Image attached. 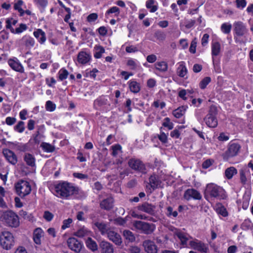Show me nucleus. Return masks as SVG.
<instances>
[{"label":"nucleus","instance_id":"obj_1","mask_svg":"<svg viewBox=\"0 0 253 253\" xmlns=\"http://www.w3.org/2000/svg\"><path fill=\"white\" fill-rule=\"evenodd\" d=\"M77 192L73 184L64 181L54 185V194L57 197L68 199Z\"/></svg>","mask_w":253,"mask_h":253},{"label":"nucleus","instance_id":"obj_2","mask_svg":"<svg viewBox=\"0 0 253 253\" xmlns=\"http://www.w3.org/2000/svg\"><path fill=\"white\" fill-rule=\"evenodd\" d=\"M206 192L211 197L219 200L224 199L226 198L224 189L213 183L207 184Z\"/></svg>","mask_w":253,"mask_h":253},{"label":"nucleus","instance_id":"obj_3","mask_svg":"<svg viewBox=\"0 0 253 253\" xmlns=\"http://www.w3.org/2000/svg\"><path fill=\"white\" fill-rule=\"evenodd\" d=\"M0 220L12 227H17L19 225L18 215L12 211L4 212L0 216Z\"/></svg>","mask_w":253,"mask_h":253},{"label":"nucleus","instance_id":"obj_4","mask_svg":"<svg viewBox=\"0 0 253 253\" xmlns=\"http://www.w3.org/2000/svg\"><path fill=\"white\" fill-rule=\"evenodd\" d=\"M14 240L13 235L9 232L4 231L0 235V244L5 250H9L14 246Z\"/></svg>","mask_w":253,"mask_h":253},{"label":"nucleus","instance_id":"obj_5","mask_svg":"<svg viewBox=\"0 0 253 253\" xmlns=\"http://www.w3.org/2000/svg\"><path fill=\"white\" fill-rule=\"evenodd\" d=\"M133 225L136 229L140 230L146 234L152 233L155 228V226L153 224H150L138 220L134 221L133 222Z\"/></svg>","mask_w":253,"mask_h":253},{"label":"nucleus","instance_id":"obj_6","mask_svg":"<svg viewBox=\"0 0 253 253\" xmlns=\"http://www.w3.org/2000/svg\"><path fill=\"white\" fill-rule=\"evenodd\" d=\"M217 114L216 108L212 106L211 107L208 114L204 120L207 125L210 127H215L217 125V120L216 118Z\"/></svg>","mask_w":253,"mask_h":253},{"label":"nucleus","instance_id":"obj_7","mask_svg":"<svg viewBox=\"0 0 253 253\" xmlns=\"http://www.w3.org/2000/svg\"><path fill=\"white\" fill-rule=\"evenodd\" d=\"M16 192L20 197H24L29 194L31 191V187L27 181L21 180L15 185Z\"/></svg>","mask_w":253,"mask_h":253},{"label":"nucleus","instance_id":"obj_8","mask_svg":"<svg viewBox=\"0 0 253 253\" xmlns=\"http://www.w3.org/2000/svg\"><path fill=\"white\" fill-rule=\"evenodd\" d=\"M129 167L132 169L142 173H146V168L144 164L140 160L132 158L128 162Z\"/></svg>","mask_w":253,"mask_h":253},{"label":"nucleus","instance_id":"obj_9","mask_svg":"<svg viewBox=\"0 0 253 253\" xmlns=\"http://www.w3.org/2000/svg\"><path fill=\"white\" fill-rule=\"evenodd\" d=\"M67 244L70 250L77 253H80L84 246L83 243L75 237H70L68 238L67 241Z\"/></svg>","mask_w":253,"mask_h":253},{"label":"nucleus","instance_id":"obj_10","mask_svg":"<svg viewBox=\"0 0 253 253\" xmlns=\"http://www.w3.org/2000/svg\"><path fill=\"white\" fill-rule=\"evenodd\" d=\"M190 247L194 250H196L202 253H207L209 251L208 246L197 239H194L189 242Z\"/></svg>","mask_w":253,"mask_h":253},{"label":"nucleus","instance_id":"obj_11","mask_svg":"<svg viewBox=\"0 0 253 253\" xmlns=\"http://www.w3.org/2000/svg\"><path fill=\"white\" fill-rule=\"evenodd\" d=\"M183 197L187 201L191 199L200 200L202 198L201 193L193 188L187 189L184 193Z\"/></svg>","mask_w":253,"mask_h":253},{"label":"nucleus","instance_id":"obj_12","mask_svg":"<svg viewBox=\"0 0 253 253\" xmlns=\"http://www.w3.org/2000/svg\"><path fill=\"white\" fill-rule=\"evenodd\" d=\"M234 31L239 37L243 36L247 33L248 30L244 23L241 21H236L233 23Z\"/></svg>","mask_w":253,"mask_h":253},{"label":"nucleus","instance_id":"obj_13","mask_svg":"<svg viewBox=\"0 0 253 253\" xmlns=\"http://www.w3.org/2000/svg\"><path fill=\"white\" fill-rule=\"evenodd\" d=\"M241 148L240 145L236 143L230 144L228 145V149L225 152V155L227 158L233 157L236 156Z\"/></svg>","mask_w":253,"mask_h":253},{"label":"nucleus","instance_id":"obj_14","mask_svg":"<svg viewBox=\"0 0 253 253\" xmlns=\"http://www.w3.org/2000/svg\"><path fill=\"white\" fill-rule=\"evenodd\" d=\"M91 59V55L89 52L81 51L77 56L78 62L82 65H85L89 63Z\"/></svg>","mask_w":253,"mask_h":253},{"label":"nucleus","instance_id":"obj_15","mask_svg":"<svg viewBox=\"0 0 253 253\" xmlns=\"http://www.w3.org/2000/svg\"><path fill=\"white\" fill-rule=\"evenodd\" d=\"M8 64L13 70L21 73L24 72L23 66L16 58L9 59L8 60Z\"/></svg>","mask_w":253,"mask_h":253},{"label":"nucleus","instance_id":"obj_16","mask_svg":"<svg viewBox=\"0 0 253 253\" xmlns=\"http://www.w3.org/2000/svg\"><path fill=\"white\" fill-rule=\"evenodd\" d=\"M106 235L108 239L116 245H120L122 243L120 235L113 230L110 229Z\"/></svg>","mask_w":253,"mask_h":253},{"label":"nucleus","instance_id":"obj_17","mask_svg":"<svg viewBox=\"0 0 253 253\" xmlns=\"http://www.w3.org/2000/svg\"><path fill=\"white\" fill-rule=\"evenodd\" d=\"M3 154L7 161L13 165H15L17 162V158L14 153L8 149L3 150Z\"/></svg>","mask_w":253,"mask_h":253},{"label":"nucleus","instance_id":"obj_18","mask_svg":"<svg viewBox=\"0 0 253 253\" xmlns=\"http://www.w3.org/2000/svg\"><path fill=\"white\" fill-rule=\"evenodd\" d=\"M145 251L147 253H157V247L154 242L151 240H145L143 243Z\"/></svg>","mask_w":253,"mask_h":253},{"label":"nucleus","instance_id":"obj_19","mask_svg":"<svg viewBox=\"0 0 253 253\" xmlns=\"http://www.w3.org/2000/svg\"><path fill=\"white\" fill-rule=\"evenodd\" d=\"M99 248L101 253H114L113 245L107 241H102L99 244Z\"/></svg>","mask_w":253,"mask_h":253},{"label":"nucleus","instance_id":"obj_20","mask_svg":"<svg viewBox=\"0 0 253 253\" xmlns=\"http://www.w3.org/2000/svg\"><path fill=\"white\" fill-rule=\"evenodd\" d=\"M155 208L156 207L155 206L146 202L138 206V209L139 211L145 212L151 215L154 214Z\"/></svg>","mask_w":253,"mask_h":253},{"label":"nucleus","instance_id":"obj_21","mask_svg":"<svg viewBox=\"0 0 253 253\" xmlns=\"http://www.w3.org/2000/svg\"><path fill=\"white\" fill-rule=\"evenodd\" d=\"M21 41L26 48L29 50L33 48L36 43L34 39L28 35L23 36Z\"/></svg>","mask_w":253,"mask_h":253},{"label":"nucleus","instance_id":"obj_22","mask_svg":"<svg viewBox=\"0 0 253 253\" xmlns=\"http://www.w3.org/2000/svg\"><path fill=\"white\" fill-rule=\"evenodd\" d=\"M250 175V170L246 167H243L239 170L240 180L243 185H245L247 182V176Z\"/></svg>","mask_w":253,"mask_h":253},{"label":"nucleus","instance_id":"obj_23","mask_svg":"<svg viewBox=\"0 0 253 253\" xmlns=\"http://www.w3.org/2000/svg\"><path fill=\"white\" fill-rule=\"evenodd\" d=\"M33 35L41 44L44 43L46 40V35L42 29H38L36 30L34 32Z\"/></svg>","mask_w":253,"mask_h":253},{"label":"nucleus","instance_id":"obj_24","mask_svg":"<svg viewBox=\"0 0 253 253\" xmlns=\"http://www.w3.org/2000/svg\"><path fill=\"white\" fill-rule=\"evenodd\" d=\"M43 236V230L41 228H37L35 229L33 233V240L37 245L41 244V238Z\"/></svg>","mask_w":253,"mask_h":253},{"label":"nucleus","instance_id":"obj_25","mask_svg":"<svg viewBox=\"0 0 253 253\" xmlns=\"http://www.w3.org/2000/svg\"><path fill=\"white\" fill-rule=\"evenodd\" d=\"M176 73L177 75L181 77L184 78L187 74V69L183 61L178 63V67L176 70Z\"/></svg>","mask_w":253,"mask_h":253},{"label":"nucleus","instance_id":"obj_26","mask_svg":"<svg viewBox=\"0 0 253 253\" xmlns=\"http://www.w3.org/2000/svg\"><path fill=\"white\" fill-rule=\"evenodd\" d=\"M101 209L109 210L113 206V200L112 198H108L103 200L100 204Z\"/></svg>","mask_w":253,"mask_h":253},{"label":"nucleus","instance_id":"obj_27","mask_svg":"<svg viewBox=\"0 0 253 253\" xmlns=\"http://www.w3.org/2000/svg\"><path fill=\"white\" fill-rule=\"evenodd\" d=\"M175 235L180 240L182 245H186L187 241L189 240V239L192 238V237L187 234L180 231L176 232Z\"/></svg>","mask_w":253,"mask_h":253},{"label":"nucleus","instance_id":"obj_28","mask_svg":"<svg viewBox=\"0 0 253 253\" xmlns=\"http://www.w3.org/2000/svg\"><path fill=\"white\" fill-rule=\"evenodd\" d=\"M130 90L134 93H138L140 90V84L134 80H130L128 82Z\"/></svg>","mask_w":253,"mask_h":253},{"label":"nucleus","instance_id":"obj_29","mask_svg":"<svg viewBox=\"0 0 253 253\" xmlns=\"http://www.w3.org/2000/svg\"><path fill=\"white\" fill-rule=\"evenodd\" d=\"M211 55L212 57L218 55L221 51V45L217 42H213L211 43Z\"/></svg>","mask_w":253,"mask_h":253},{"label":"nucleus","instance_id":"obj_30","mask_svg":"<svg viewBox=\"0 0 253 253\" xmlns=\"http://www.w3.org/2000/svg\"><path fill=\"white\" fill-rule=\"evenodd\" d=\"M86 247L92 252H95L98 250V246L95 241L90 237H88L85 241Z\"/></svg>","mask_w":253,"mask_h":253},{"label":"nucleus","instance_id":"obj_31","mask_svg":"<svg viewBox=\"0 0 253 253\" xmlns=\"http://www.w3.org/2000/svg\"><path fill=\"white\" fill-rule=\"evenodd\" d=\"M187 107L182 106L175 109L172 112L173 115L176 118H180L183 116L187 110Z\"/></svg>","mask_w":253,"mask_h":253},{"label":"nucleus","instance_id":"obj_32","mask_svg":"<svg viewBox=\"0 0 253 253\" xmlns=\"http://www.w3.org/2000/svg\"><path fill=\"white\" fill-rule=\"evenodd\" d=\"M216 212L223 217L228 216V212L226 208L220 203L217 204L215 207Z\"/></svg>","mask_w":253,"mask_h":253},{"label":"nucleus","instance_id":"obj_33","mask_svg":"<svg viewBox=\"0 0 253 253\" xmlns=\"http://www.w3.org/2000/svg\"><path fill=\"white\" fill-rule=\"evenodd\" d=\"M24 160L26 164L30 167L35 166V158L33 155L29 153H26L24 155Z\"/></svg>","mask_w":253,"mask_h":253},{"label":"nucleus","instance_id":"obj_34","mask_svg":"<svg viewBox=\"0 0 253 253\" xmlns=\"http://www.w3.org/2000/svg\"><path fill=\"white\" fill-rule=\"evenodd\" d=\"M91 232L85 227H82L74 233V235L79 238H83L90 235Z\"/></svg>","mask_w":253,"mask_h":253},{"label":"nucleus","instance_id":"obj_35","mask_svg":"<svg viewBox=\"0 0 253 253\" xmlns=\"http://www.w3.org/2000/svg\"><path fill=\"white\" fill-rule=\"evenodd\" d=\"M237 172V169L235 168L230 167L225 169L224 174L227 179H230L234 175H236Z\"/></svg>","mask_w":253,"mask_h":253},{"label":"nucleus","instance_id":"obj_36","mask_svg":"<svg viewBox=\"0 0 253 253\" xmlns=\"http://www.w3.org/2000/svg\"><path fill=\"white\" fill-rule=\"evenodd\" d=\"M149 183L153 189L157 188L160 184L158 176L155 174L151 175L149 178Z\"/></svg>","mask_w":253,"mask_h":253},{"label":"nucleus","instance_id":"obj_37","mask_svg":"<svg viewBox=\"0 0 253 253\" xmlns=\"http://www.w3.org/2000/svg\"><path fill=\"white\" fill-rule=\"evenodd\" d=\"M95 225L98 228L102 235H104L107 233L110 228H108L106 224L102 222H97Z\"/></svg>","mask_w":253,"mask_h":253},{"label":"nucleus","instance_id":"obj_38","mask_svg":"<svg viewBox=\"0 0 253 253\" xmlns=\"http://www.w3.org/2000/svg\"><path fill=\"white\" fill-rule=\"evenodd\" d=\"M156 69L161 72H165L168 70V64L165 61L158 62L155 64Z\"/></svg>","mask_w":253,"mask_h":253},{"label":"nucleus","instance_id":"obj_39","mask_svg":"<svg viewBox=\"0 0 253 253\" xmlns=\"http://www.w3.org/2000/svg\"><path fill=\"white\" fill-rule=\"evenodd\" d=\"M112 150V155L114 157H117L122 153V146L120 144H115L111 146Z\"/></svg>","mask_w":253,"mask_h":253},{"label":"nucleus","instance_id":"obj_40","mask_svg":"<svg viewBox=\"0 0 253 253\" xmlns=\"http://www.w3.org/2000/svg\"><path fill=\"white\" fill-rule=\"evenodd\" d=\"M6 28L10 30L11 33L14 32V29L12 28V25H15L17 21L13 18H7L6 19Z\"/></svg>","mask_w":253,"mask_h":253},{"label":"nucleus","instance_id":"obj_41","mask_svg":"<svg viewBox=\"0 0 253 253\" xmlns=\"http://www.w3.org/2000/svg\"><path fill=\"white\" fill-rule=\"evenodd\" d=\"M123 235L125 239L129 242H133L135 240V237L132 232L128 230H125L123 232Z\"/></svg>","mask_w":253,"mask_h":253},{"label":"nucleus","instance_id":"obj_42","mask_svg":"<svg viewBox=\"0 0 253 253\" xmlns=\"http://www.w3.org/2000/svg\"><path fill=\"white\" fill-rule=\"evenodd\" d=\"M155 0H148L146 1V6L148 9H150L151 12H154L158 9V6L154 5Z\"/></svg>","mask_w":253,"mask_h":253},{"label":"nucleus","instance_id":"obj_43","mask_svg":"<svg viewBox=\"0 0 253 253\" xmlns=\"http://www.w3.org/2000/svg\"><path fill=\"white\" fill-rule=\"evenodd\" d=\"M41 146L44 151L47 153L52 152L55 150L54 146L48 143L43 142L41 144Z\"/></svg>","mask_w":253,"mask_h":253},{"label":"nucleus","instance_id":"obj_44","mask_svg":"<svg viewBox=\"0 0 253 253\" xmlns=\"http://www.w3.org/2000/svg\"><path fill=\"white\" fill-rule=\"evenodd\" d=\"M231 28V24L228 23H224L221 26V31L225 34H229Z\"/></svg>","mask_w":253,"mask_h":253},{"label":"nucleus","instance_id":"obj_45","mask_svg":"<svg viewBox=\"0 0 253 253\" xmlns=\"http://www.w3.org/2000/svg\"><path fill=\"white\" fill-rule=\"evenodd\" d=\"M14 130L18 132L22 133L25 130V123L23 121H19L18 124L14 126Z\"/></svg>","mask_w":253,"mask_h":253},{"label":"nucleus","instance_id":"obj_46","mask_svg":"<svg viewBox=\"0 0 253 253\" xmlns=\"http://www.w3.org/2000/svg\"><path fill=\"white\" fill-rule=\"evenodd\" d=\"M120 10L119 8L117 6H113L109 8L106 12L105 15L107 16L111 14H114L115 16H118L120 14Z\"/></svg>","mask_w":253,"mask_h":253},{"label":"nucleus","instance_id":"obj_47","mask_svg":"<svg viewBox=\"0 0 253 253\" xmlns=\"http://www.w3.org/2000/svg\"><path fill=\"white\" fill-rule=\"evenodd\" d=\"M58 74L59 80L62 81L67 79L69 73L66 69L62 68L59 71Z\"/></svg>","mask_w":253,"mask_h":253},{"label":"nucleus","instance_id":"obj_48","mask_svg":"<svg viewBox=\"0 0 253 253\" xmlns=\"http://www.w3.org/2000/svg\"><path fill=\"white\" fill-rule=\"evenodd\" d=\"M96 51L94 54L95 58H100L102 56V54L105 52L104 48L101 46H98L95 47Z\"/></svg>","mask_w":253,"mask_h":253},{"label":"nucleus","instance_id":"obj_49","mask_svg":"<svg viewBox=\"0 0 253 253\" xmlns=\"http://www.w3.org/2000/svg\"><path fill=\"white\" fill-rule=\"evenodd\" d=\"M158 137L163 143L168 142V135L162 131V127L160 128V134L158 135Z\"/></svg>","mask_w":253,"mask_h":253},{"label":"nucleus","instance_id":"obj_50","mask_svg":"<svg viewBox=\"0 0 253 253\" xmlns=\"http://www.w3.org/2000/svg\"><path fill=\"white\" fill-rule=\"evenodd\" d=\"M163 126L165 127H168L169 130H171L173 127V124L170 122L169 118L167 117L164 119Z\"/></svg>","mask_w":253,"mask_h":253},{"label":"nucleus","instance_id":"obj_51","mask_svg":"<svg viewBox=\"0 0 253 253\" xmlns=\"http://www.w3.org/2000/svg\"><path fill=\"white\" fill-rule=\"evenodd\" d=\"M211 79L209 77L204 78L200 83V87L201 89H204L207 85L211 82Z\"/></svg>","mask_w":253,"mask_h":253},{"label":"nucleus","instance_id":"obj_52","mask_svg":"<svg viewBox=\"0 0 253 253\" xmlns=\"http://www.w3.org/2000/svg\"><path fill=\"white\" fill-rule=\"evenodd\" d=\"M45 108L47 111L52 112L55 110L56 108V105L52 101L48 100L46 102Z\"/></svg>","mask_w":253,"mask_h":253},{"label":"nucleus","instance_id":"obj_53","mask_svg":"<svg viewBox=\"0 0 253 253\" xmlns=\"http://www.w3.org/2000/svg\"><path fill=\"white\" fill-rule=\"evenodd\" d=\"M167 215L169 217H175L177 216L178 213L176 211H173V209L171 207H168L167 208Z\"/></svg>","mask_w":253,"mask_h":253},{"label":"nucleus","instance_id":"obj_54","mask_svg":"<svg viewBox=\"0 0 253 253\" xmlns=\"http://www.w3.org/2000/svg\"><path fill=\"white\" fill-rule=\"evenodd\" d=\"M127 65L130 67L131 70H135L137 68L138 64L136 61L133 59H129L127 62Z\"/></svg>","mask_w":253,"mask_h":253},{"label":"nucleus","instance_id":"obj_55","mask_svg":"<svg viewBox=\"0 0 253 253\" xmlns=\"http://www.w3.org/2000/svg\"><path fill=\"white\" fill-rule=\"evenodd\" d=\"M27 29V26L26 24H21L19 27L14 29V34H20Z\"/></svg>","mask_w":253,"mask_h":253},{"label":"nucleus","instance_id":"obj_56","mask_svg":"<svg viewBox=\"0 0 253 253\" xmlns=\"http://www.w3.org/2000/svg\"><path fill=\"white\" fill-rule=\"evenodd\" d=\"M72 219L70 218L64 220L63 221V225H62L61 229L63 230H65L66 228H69L70 226V224L72 223Z\"/></svg>","mask_w":253,"mask_h":253},{"label":"nucleus","instance_id":"obj_57","mask_svg":"<svg viewBox=\"0 0 253 253\" xmlns=\"http://www.w3.org/2000/svg\"><path fill=\"white\" fill-rule=\"evenodd\" d=\"M237 7L238 8L243 9L247 5L246 0H236Z\"/></svg>","mask_w":253,"mask_h":253},{"label":"nucleus","instance_id":"obj_58","mask_svg":"<svg viewBox=\"0 0 253 253\" xmlns=\"http://www.w3.org/2000/svg\"><path fill=\"white\" fill-rule=\"evenodd\" d=\"M43 218L47 221H50L53 218V214L49 211H45L43 214Z\"/></svg>","mask_w":253,"mask_h":253},{"label":"nucleus","instance_id":"obj_59","mask_svg":"<svg viewBox=\"0 0 253 253\" xmlns=\"http://www.w3.org/2000/svg\"><path fill=\"white\" fill-rule=\"evenodd\" d=\"M187 92L190 93V91L189 90H185V89H182L180 90L178 92V96L180 98H181L182 99L186 100L187 99V97H186V95L187 93Z\"/></svg>","mask_w":253,"mask_h":253},{"label":"nucleus","instance_id":"obj_60","mask_svg":"<svg viewBox=\"0 0 253 253\" xmlns=\"http://www.w3.org/2000/svg\"><path fill=\"white\" fill-rule=\"evenodd\" d=\"M16 122V119L14 117H7L5 119V123L8 126L14 125Z\"/></svg>","mask_w":253,"mask_h":253},{"label":"nucleus","instance_id":"obj_61","mask_svg":"<svg viewBox=\"0 0 253 253\" xmlns=\"http://www.w3.org/2000/svg\"><path fill=\"white\" fill-rule=\"evenodd\" d=\"M197 46V42L196 39L193 40L191 43V45L189 48V51L192 53H195L196 52Z\"/></svg>","mask_w":253,"mask_h":253},{"label":"nucleus","instance_id":"obj_62","mask_svg":"<svg viewBox=\"0 0 253 253\" xmlns=\"http://www.w3.org/2000/svg\"><path fill=\"white\" fill-rule=\"evenodd\" d=\"M98 18V15L95 13L90 14L87 17V20L89 22L95 21Z\"/></svg>","mask_w":253,"mask_h":253},{"label":"nucleus","instance_id":"obj_63","mask_svg":"<svg viewBox=\"0 0 253 253\" xmlns=\"http://www.w3.org/2000/svg\"><path fill=\"white\" fill-rule=\"evenodd\" d=\"M8 34L4 31L0 32V42L8 39Z\"/></svg>","mask_w":253,"mask_h":253},{"label":"nucleus","instance_id":"obj_64","mask_svg":"<svg viewBox=\"0 0 253 253\" xmlns=\"http://www.w3.org/2000/svg\"><path fill=\"white\" fill-rule=\"evenodd\" d=\"M129 253H141L140 249L137 246H131L128 249Z\"/></svg>","mask_w":253,"mask_h":253}]
</instances>
